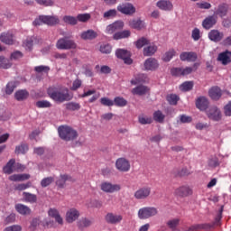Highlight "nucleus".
Returning a JSON list of instances; mask_svg holds the SVG:
<instances>
[{"label": "nucleus", "instance_id": "f257e3e1", "mask_svg": "<svg viewBox=\"0 0 231 231\" xmlns=\"http://www.w3.org/2000/svg\"><path fill=\"white\" fill-rule=\"evenodd\" d=\"M47 93L55 102H66V100H71L73 98V94L69 93L68 88L59 91L55 88H49Z\"/></svg>", "mask_w": 231, "mask_h": 231}, {"label": "nucleus", "instance_id": "f03ea898", "mask_svg": "<svg viewBox=\"0 0 231 231\" xmlns=\"http://www.w3.org/2000/svg\"><path fill=\"white\" fill-rule=\"evenodd\" d=\"M59 17L57 16L40 15L32 22V24L33 26H41L42 24H47L48 26H54V24H59Z\"/></svg>", "mask_w": 231, "mask_h": 231}, {"label": "nucleus", "instance_id": "a19ab883", "mask_svg": "<svg viewBox=\"0 0 231 231\" xmlns=\"http://www.w3.org/2000/svg\"><path fill=\"white\" fill-rule=\"evenodd\" d=\"M23 195L24 201H27L28 203H35V201H37V196L34 194L23 192Z\"/></svg>", "mask_w": 231, "mask_h": 231}, {"label": "nucleus", "instance_id": "680f3d73", "mask_svg": "<svg viewBox=\"0 0 231 231\" xmlns=\"http://www.w3.org/2000/svg\"><path fill=\"white\" fill-rule=\"evenodd\" d=\"M191 37L194 41H199V39H201V32H199V29L198 28L193 29Z\"/></svg>", "mask_w": 231, "mask_h": 231}, {"label": "nucleus", "instance_id": "2eb2a0df", "mask_svg": "<svg viewBox=\"0 0 231 231\" xmlns=\"http://www.w3.org/2000/svg\"><path fill=\"white\" fill-rule=\"evenodd\" d=\"M135 199H147L148 196H151V188L143 187L134 192Z\"/></svg>", "mask_w": 231, "mask_h": 231}, {"label": "nucleus", "instance_id": "603ef678", "mask_svg": "<svg viewBox=\"0 0 231 231\" xmlns=\"http://www.w3.org/2000/svg\"><path fill=\"white\" fill-rule=\"evenodd\" d=\"M77 22L79 21L80 23H86L91 19V15L89 14H78L77 16Z\"/></svg>", "mask_w": 231, "mask_h": 231}, {"label": "nucleus", "instance_id": "3c124183", "mask_svg": "<svg viewBox=\"0 0 231 231\" xmlns=\"http://www.w3.org/2000/svg\"><path fill=\"white\" fill-rule=\"evenodd\" d=\"M66 108L69 111H79V109H80V105L79 103L70 102L66 105Z\"/></svg>", "mask_w": 231, "mask_h": 231}, {"label": "nucleus", "instance_id": "b1692460", "mask_svg": "<svg viewBox=\"0 0 231 231\" xmlns=\"http://www.w3.org/2000/svg\"><path fill=\"white\" fill-rule=\"evenodd\" d=\"M208 95L212 100H219L221 98V95H223L221 88L218 87H213L209 89Z\"/></svg>", "mask_w": 231, "mask_h": 231}, {"label": "nucleus", "instance_id": "e433bc0d", "mask_svg": "<svg viewBox=\"0 0 231 231\" xmlns=\"http://www.w3.org/2000/svg\"><path fill=\"white\" fill-rule=\"evenodd\" d=\"M147 80V76L144 74H138L131 80V84L136 86L137 84H142Z\"/></svg>", "mask_w": 231, "mask_h": 231}, {"label": "nucleus", "instance_id": "ea45409f", "mask_svg": "<svg viewBox=\"0 0 231 231\" xmlns=\"http://www.w3.org/2000/svg\"><path fill=\"white\" fill-rule=\"evenodd\" d=\"M114 106H117V107H125V106H127V100L122 97H116L114 99Z\"/></svg>", "mask_w": 231, "mask_h": 231}, {"label": "nucleus", "instance_id": "6e6552de", "mask_svg": "<svg viewBox=\"0 0 231 231\" xmlns=\"http://www.w3.org/2000/svg\"><path fill=\"white\" fill-rule=\"evenodd\" d=\"M24 166L22 164H15V160L11 159L6 165L4 167L5 174H12L14 171H23Z\"/></svg>", "mask_w": 231, "mask_h": 231}, {"label": "nucleus", "instance_id": "de8ad7c7", "mask_svg": "<svg viewBox=\"0 0 231 231\" xmlns=\"http://www.w3.org/2000/svg\"><path fill=\"white\" fill-rule=\"evenodd\" d=\"M138 120L139 123H141L143 125H145L147 124H152V117H149L147 116H139Z\"/></svg>", "mask_w": 231, "mask_h": 231}, {"label": "nucleus", "instance_id": "774afa93", "mask_svg": "<svg viewBox=\"0 0 231 231\" xmlns=\"http://www.w3.org/2000/svg\"><path fill=\"white\" fill-rule=\"evenodd\" d=\"M224 113L226 116H231V101L224 106Z\"/></svg>", "mask_w": 231, "mask_h": 231}, {"label": "nucleus", "instance_id": "c9c22d12", "mask_svg": "<svg viewBox=\"0 0 231 231\" xmlns=\"http://www.w3.org/2000/svg\"><path fill=\"white\" fill-rule=\"evenodd\" d=\"M128 37H131V31H129V30L118 32L114 34V39L116 41H118L120 39H127Z\"/></svg>", "mask_w": 231, "mask_h": 231}, {"label": "nucleus", "instance_id": "79ce46f5", "mask_svg": "<svg viewBox=\"0 0 231 231\" xmlns=\"http://www.w3.org/2000/svg\"><path fill=\"white\" fill-rule=\"evenodd\" d=\"M194 88V82L192 81H185L180 86V91H190Z\"/></svg>", "mask_w": 231, "mask_h": 231}, {"label": "nucleus", "instance_id": "e2e57ef3", "mask_svg": "<svg viewBox=\"0 0 231 231\" xmlns=\"http://www.w3.org/2000/svg\"><path fill=\"white\" fill-rule=\"evenodd\" d=\"M36 106L39 108L51 107V103H50V101L42 100V101L36 102Z\"/></svg>", "mask_w": 231, "mask_h": 231}, {"label": "nucleus", "instance_id": "8fccbe9b", "mask_svg": "<svg viewBox=\"0 0 231 231\" xmlns=\"http://www.w3.org/2000/svg\"><path fill=\"white\" fill-rule=\"evenodd\" d=\"M116 9H110L104 13L103 17L105 19H113V17H116Z\"/></svg>", "mask_w": 231, "mask_h": 231}, {"label": "nucleus", "instance_id": "37998d69", "mask_svg": "<svg viewBox=\"0 0 231 231\" xmlns=\"http://www.w3.org/2000/svg\"><path fill=\"white\" fill-rule=\"evenodd\" d=\"M166 225L171 230H175V228L178 227V225H180V218L170 219L167 221Z\"/></svg>", "mask_w": 231, "mask_h": 231}, {"label": "nucleus", "instance_id": "f3484780", "mask_svg": "<svg viewBox=\"0 0 231 231\" xmlns=\"http://www.w3.org/2000/svg\"><path fill=\"white\" fill-rule=\"evenodd\" d=\"M156 6H158L160 10H163L164 12H171L174 8L172 2L170 0H160L157 2Z\"/></svg>", "mask_w": 231, "mask_h": 231}, {"label": "nucleus", "instance_id": "a211bd4d", "mask_svg": "<svg viewBox=\"0 0 231 231\" xmlns=\"http://www.w3.org/2000/svg\"><path fill=\"white\" fill-rule=\"evenodd\" d=\"M0 41L4 42V44H14L15 43V36L14 33L8 32H3L0 35Z\"/></svg>", "mask_w": 231, "mask_h": 231}, {"label": "nucleus", "instance_id": "20e7f679", "mask_svg": "<svg viewBox=\"0 0 231 231\" xmlns=\"http://www.w3.org/2000/svg\"><path fill=\"white\" fill-rule=\"evenodd\" d=\"M56 48H58V50H75V48H77V43H75L73 40L61 38L58 40Z\"/></svg>", "mask_w": 231, "mask_h": 231}, {"label": "nucleus", "instance_id": "a878e982", "mask_svg": "<svg viewBox=\"0 0 231 231\" xmlns=\"http://www.w3.org/2000/svg\"><path fill=\"white\" fill-rule=\"evenodd\" d=\"M129 27L134 28V30H143L145 28V22L140 19L131 20L129 22Z\"/></svg>", "mask_w": 231, "mask_h": 231}, {"label": "nucleus", "instance_id": "c756f323", "mask_svg": "<svg viewBox=\"0 0 231 231\" xmlns=\"http://www.w3.org/2000/svg\"><path fill=\"white\" fill-rule=\"evenodd\" d=\"M15 210L22 216H29L32 213V209L23 204H16Z\"/></svg>", "mask_w": 231, "mask_h": 231}, {"label": "nucleus", "instance_id": "ddd939ff", "mask_svg": "<svg viewBox=\"0 0 231 231\" xmlns=\"http://www.w3.org/2000/svg\"><path fill=\"white\" fill-rule=\"evenodd\" d=\"M143 66H144V69L146 71H156V69H158V68H160V63L154 58H148L144 61Z\"/></svg>", "mask_w": 231, "mask_h": 231}, {"label": "nucleus", "instance_id": "aec40b11", "mask_svg": "<svg viewBox=\"0 0 231 231\" xmlns=\"http://www.w3.org/2000/svg\"><path fill=\"white\" fill-rule=\"evenodd\" d=\"M79 216L80 213L76 208H70L66 213V221L68 223H73V221H77L79 219Z\"/></svg>", "mask_w": 231, "mask_h": 231}, {"label": "nucleus", "instance_id": "7c9ffc66", "mask_svg": "<svg viewBox=\"0 0 231 231\" xmlns=\"http://www.w3.org/2000/svg\"><path fill=\"white\" fill-rule=\"evenodd\" d=\"M106 220L107 221V223H111L112 225H115V224L120 223V221H122V216L113 214V213H108L106 216Z\"/></svg>", "mask_w": 231, "mask_h": 231}, {"label": "nucleus", "instance_id": "0e129e2a", "mask_svg": "<svg viewBox=\"0 0 231 231\" xmlns=\"http://www.w3.org/2000/svg\"><path fill=\"white\" fill-rule=\"evenodd\" d=\"M171 73L173 77H182V68H173Z\"/></svg>", "mask_w": 231, "mask_h": 231}, {"label": "nucleus", "instance_id": "39448f33", "mask_svg": "<svg viewBox=\"0 0 231 231\" xmlns=\"http://www.w3.org/2000/svg\"><path fill=\"white\" fill-rule=\"evenodd\" d=\"M158 214V209L152 207L142 208L138 211L139 219H149V217H152V216H156Z\"/></svg>", "mask_w": 231, "mask_h": 231}, {"label": "nucleus", "instance_id": "6ab92c4d", "mask_svg": "<svg viewBox=\"0 0 231 231\" xmlns=\"http://www.w3.org/2000/svg\"><path fill=\"white\" fill-rule=\"evenodd\" d=\"M192 194V189L189 186H180L175 189V195L180 198H187Z\"/></svg>", "mask_w": 231, "mask_h": 231}, {"label": "nucleus", "instance_id": "6e6d98bb", "mask_svg": "<svg viewBox=\"0 0 231 231\" xmlns=\"http://www.w3.org/2000/svg\"><path fill=\"white\" fill-rule=\"evenodd\" d=\"M197 6L200 8V10H210V8H212V5L208 2L197 3Z\"/></svg>", "mask_w": 231, "mask_h": 231}, {"label": "nucleus", "instance_id": "4d7b16f0", "mask_svg": "<svg viewBox=\"0 0 231 231\" xmlns=\"http://www.w3.org/2000/svg\"><path fill=\"white\" fill-rule=\"evenodd\" d=\"M63 21L67 24H72V25L77 24V18L74 16H69V15L64 16Z\"/></svg>", "mask_w": 231, "mask_h": 231}, {"label": "nucleus", "instance_id": "5fc2aeb1", "mask_svg": "<svg viewBox=\"0 0 231 231\" xmlns=\"http://www.w3.org/2000/svg\"><path fill=\"white\" fill-rule=\"evenodd\" d=\"M28 151L27 144H21L20 146H16L15 153L16 154H24Z\"/></svg>", "mask_w": 231, "mask_h": 231}, {"label": "nucleus", "instance_id": "bb28decb", "mask_svg": "<svg viewBox=\"0 0 231 231\" xmlns=\"http://www.w3.org/2000/svg\"><path fill=\"white\" fill-rule=\"evenodd\" d=\"M224 36H225V34H223V32H221L217 30H212L208 33V37H209L210 41H213V42H219V41H221V39H223Z\"/></svg>", "mask_w": 231, "mask_h": 231}, {"label": "nucleus", "instance_id": "4c0bfd02", "mask_svg": "<svg viewBox=\"0 0 231 231\" xmlns=\"http://www.w3.org/2000/svg\"><path fill=\"white\" fill-rule=\"evenodd\" d=\"M66 181H71V177L67 174L60 175V179L56 180V185H58V187H64Z\"/></svg>", "mask_w": 231, "mask_h": 231}, {"label": "nucleus", "instance_id": "72a5a7b5", "mask_svg": "<svg viewBox=\"0 0 231 231\" xmlns=\"http://www.w3.org/2000/svg\"><path fill=\"white\" fill-rule=\"evenodd\" d=\"M150 43H151V42L149 41V39H147L145 37H141L134 42V44L135 48H137V50H142V48H143V46H148V44H150Z\"/></svg>", "mask_w": 231, "mask_h": 231}, {"label": "nucleus", "instance_id": "49530a36", "mask_svg": "<svg viewBox=\"0 0 231 231\" xmlns=\"http://www.w3.org/2000/svg\"><path fill=\"white\" fill-rule=\"evenodd\" d=\"M153 120H155V122H159L160 124H162V122L165 120V115H163L162 111L158 110L153 113Z\"/></svg>", "mask_w": 231, "mask_h": 231}, {"label": "nucleus", "instance_id": "423d86ee", "mask_svg": "<svg viewBox=\"0 0 231 231\" xmlns=\"http://www.w3.org/2000/svg\"><path fill=\"white\" fill-rule=\"evenodd\" d=\"M100 189L103 192L106 194H114V192H119L122 189L120 184H113L109 181H104L100 184Z\"/></svg>", "mask_w": 231, "mask_h": 231}, {"label": "nucleus", "instance_id": "393cba45", "mask_svg": "<svg viewBox=\"0 0 231 231\" xmlns=\"http://www.w3.org/2000/svg\"><path fill=\"white\" fill-rule=\"evenodd\" d=\"M216 23H217V18L216 16H208L203 21L202 26L205 30H210Z\"/></svg>", "mask_w": 231, "mask_h": 231}, {"label": "nucleus", "instance_id": "5701e85b", "mask_svg": "<svg viewBox=\"0 0 231 231\" xmlns=\"http://www.w3.org/2000/svg\"><path fill=\"white\" fill-rule=\"evenodd\" d=\"M217 60L221 62V64H223L224 66H226V64H230L231 52L230 51L221 52L217 57Z\"/></svg>", "mask_w": 231, "mask_h": 231}, {"label": "nucleus", "instance_id": "052dcab7", "mask_svg": "<svg viewBox=\"0 0 231 231\" xmlns=\"http://www.w3.org/2000/svg\"><path fill=\"white\" fill-rule=\"evenodd\" d=\"M14 89H15V82H9L5 88L6 95H12V93H14Z\"/></svg>", "mask_w": 231, "mask_h": 231}, {"label": "nucleus", "instance_id": "473e14b6", "mask_svg": "<svg viewBox=\"0 0 231 231\" xmlns=\"http://www.w3.org/2000/svg\"><path fill=\"white\" fill-rule=\"evenodd\" d=\"M10 181H25V180H30V174L23 173V174H14L9 176Z\"/></svg>", "mask_w": 231, "mask_h": 231}, {"label": "nucleus", "instance_id": "bf43d9fd", "mask_svg": "<svg viewBox=\"0 0 231 231\" xmlns=\"http://www.w3.org/2000/svg\"><path fill=\"white\" fill-rule=\"evenodd\" d=\"M53 181H54L53 177H47V178H44L41 181V185H42V187H48V186L51 185V183H53Z\"/></svg>", "mask_w": 231, "mask_h": 231}, {"label": "nucleus", "instance_id": "09e8293b", "mask_svg": "<svg viewBox=\"0 0 231 231\" xmlns=\"http://www.w3.org/2000/svg\"><path fill=\"white\" fill-rule=\"evenodd\" d=\"M12 64L10 63V60L5 59V57H0V68L4 69H8Z\"/></svg>", "mask_w": 231, "mask_h": 231}, {"label": "nucleus", "instance_id": "1a4fd4ad", "mask_svg": "<svg viewBox=\"0 0 231 231\" xmlns=\"http://www.w3.org/2000/svg\"><path fill=\"white\" fill-rule=\"evenodd\" d=\"M206 113L209 120H213L214 122H219L221 120V110L217 106L209 107Z\"/></svg>", "mask_w": 231, "mask_h": 231}, {"label": "nucleus", "instance_id": "f8f14e48", "mask_svg": "<svg viewBox=\"0 0 231 231\" xmlns=\"http://www.w3.org/2000/svg\"><path fill=\"white\" fill-rule=\"evenodd\" d=\"M117 59H122L125 64H133V60L131 59V52L124 49H118L116 51Z\"/></svg>", "mask_w": 231, "mask_h": 231}, {"label": "nucleus", "instance_id": "dca6fc26", "mask_svg": "<svg viewBox=\"0 0 231 231\" xmlns=\"http://www.w3.org/2000/svg\"><path fill=\"white\" fill-rule=\"evenodd\" d=\"M231 11V5L228 4H220L217 9L215 11V15L219 17H226V14Z\"/></svg>", "mask_w": 231, "mask_h": 231}, {"label": "nucleus", "instance_id": "69168bd1", "mask_svg": "<svg viewBox=\"0 0 231 231\" xmlns=\"http://www.w3.org/2000/svg\"><path fill=\"white\" fill-rule=\"evenodd\" d=\"M111 45L109 44H102L100 46L99 51H101V53H111Z\"/></svg>", "mask_w": 231, "mask_h": 231}, {"label": "nucleus", "instance_id": "58836bf2", "mask_svg": "<svg viewBox=\"0 0 231 231\" xmlns=\"http://www.w3.org/2000/svg\"><path fill=\"white\" fill-rule=\"evenodd\" d=\"M29 96L28 91L26 90H18L14 94V97L16 100L21 101V100H26V97Z\"/></svg>", "mask_w": 231, "mask_h": 231}, {"label": "nucleus", "instance_id": "f704fd0d", "mask_svg": "<svg viewBox=\"0 0 231 231\" xmlns=\"http://www.w3.org/2000/svg\"><path fill=\"white\" fill-rule=\"evenodd\" d=\"M132 93L133 95H139L142 97V95H147V93H149V88L146 86H138L132 90Z\"/></svg>", "mask_w": 231, "mask_h": 231}, {"label": "nucleus", "instance_id": "13d9d810", "mask_svg": "<svg viewBox=\"0 0 231 231\" xmlns=\"http://www.w3.org/2000/svg\"><path fill=\"white\" fill-rule=\"evenodd\" d=\"M23 48L27 51H31L33 46V38H28L23 44Z\"/></svg>", "mask_w": 231, "mask_h": 231}, {"label": "nucleus", "instance_id": "a18cd8bd", "mask_svg": "<svg viewBox=\"0 0 231 231\" xmlns=\"http://www.w3.org/2000/svg\"><path fill=\"white\" fill-rule=\"evenodd\" d=\"M178 100H180V97L176 94H171L167 96V101L171 106H176L178 104Z\"/></svg>", "mask_w": 231, "mask_h": 231}, {"label": "nucleus", "instance_id": "4be33fe9", "mask_svg": "<svg viewBox=\"0 0 231 231\" xmlns=\"http://www.w3.org/2000/svg\"><path fill=\"white\" fill-rule=\"evenodd\" d=\"M122 28H124V22L116 21L114 23H111L110 25L106 26V32L107 33H115V32L122 30Z\"/></svg>", "mask_w": 231, "mask_h": 231}, {"label": "nucleus", "instance_id": "7ed1b4c3", "mask_svg": "<svg viewBox=\"0 0 231 231\" xmlns=\"http://www.w3.org/2000/svg\"><path fill=\"white\" fill-rule=\"evenodd\" d=\"M58 132L61 140L69 142V140H75V138H77V131L69 126H60Z\"/></svg>", "mask_w": 231, "mask_h": 231}, {"label": "nucleus", "instance_id": "cd10ccee", "mask_svg": "<svg viewBox=\"0 0 231 231\" xmlns=\"http://www.w3.org/2000/svg\"><path fill=\"white\" fill-rule=\"evenodd\" d=\"M196 106L200 111H205L208 107V99L205 97H200L197 99Z\"/></svg>", "mask_w": 231, "mask_h": 231}, {"label": "nucleus", "instance_id": "c85d7f7f", "mask_svg": "<svg viewBox=\"0 0 231 231\" xmlns=\"http://www.w3.org/2000/svg\"><path fill=\"white\" fill-rule=\"evenodd\" d=\"M97 36L98 33L93 30L83 32L80 35L81 39H84V41H91L93 39H97Z\"/></svg>", "mask_w": 231, "mask_h": 231}, {"label": "nucleus", "instance_id": "2f4dec72", "mask_svg": "<svg viewBox=\"0 0 231 231\" xmlns=\"http://www.w3.org/2000/svg\"><path fill=\"white\" fill-rule=\"evenodd\" d=\"M157 51L158 47L154 43H152L143 48V55L145 57H152V55H154Z\"/></svg>", "mask_w": 231, "mask_h": 231}, {"label": "nucleus", "instance_id": "338daca9", "mask_svg": "<svg viewBox=\"0 0 231 231\" xmlns=\"http://www.w3.org/2000/svg\"><path fill=\"white\" fill-rule=\"evenodd\" d=\"M23 230V226L20 225H13L5 227L4 231H21Z\"/></svg>", "mask_w": 231, "mask_h": 231}, {"label": "nucleus", "instance_id": "c03bdc74", "mask_svg": "<svg viewBox=\"0 0 231 231\" xmlns=\"http://www.w3.org/2000/svg\"><path fill=\"white\" fill-rule=\"evenodd\" d=\"M176 55V51H174L173 49L168 51L162 57V60H164V62H169L171 60L172 57H174Z\"/></svg>", "mask_w": 231, "mask_h": 231}, {"label": "nucleus", "instance_id": "9b49d317", "mask_svg": "<svg viewBox=\"0 0 231 231\" xmlns=\"http://www.w3.org/2000/svg\"><path fill=\"white\" fill-rule=\"evenodd\" d=\"M116 167L117 171H120L121 172H128L131 169V163L125 158H119L116 162Z\"/></svg>", "mask_w": 231, "mask_h": 231}, {"label": "nucleus", "instance_id": "864d4df0", "mask_svg": "<svg viewBox=\"0 0 231 231\" xmlns=\"http://www.w3.org/2000/svg\"><path fill=\"white\" fill-rule=\"evenodd\" d=\"M100 102H101L102 106H106L107 107H111V106H115V101H113V99H110L108 97H102L100 99Z\"/></svg>", "mask_w": 231, "mask_h": 231}, {"label": "nucleus", "instance_id": "9d476101", "mask_svg": "<svg viewBox=\"0 0 231 231\" xmlns=\"http://www.w3.org/2000/svg\"><path fill=\"white\" fill-rule=\"evenodd\" d=\"M37 226H43L44 228H50V226H53V221L45 218L42 222H41L39 218H34L31 223L30 228L31 230H35Z\"/></svg>", "mask_w": 231, "mask_h": 231}, {"label": "nucleus", "instance_id": "0eeeda50", "mask_svg": "<svg viewBox=\"0 0 231 231\" xmlns=\"http://www.w3.org/2000/svg\"><path fill=\"white\" fill-rule=\"evenodd\" d=\"M117 10L125 15H133L136 13V7L131 3H124L117 5Z\"/></svg>", "mask_w": 231, "mask_h": 231}, {"label": "nucleus", "instance_id": "4468645a", "mask_svg": "<svg viewBox=\"0 0 231 231\" xmlns=\"http://www.w3.org/2000/svg\"><path fill=\"white\" fill-rule=\"evenodd\" d=\"M180 59L182 62H196L198 60V53L194 51H183L180 53Z\"/></svg>", "mask_w": 231, "mask_h": 231}, {"label": "nucleus", "instance_id": "412c9836", "mask_svg": "<svg viewBox=\"0 0 231 231\" xmlns=\"http://www.w3.org/2000/svg\"><path fill=\"white\" fill-rule=\"evenodd\" d=\"M49 217H52L55 219L58 225H62L64 223V219L60 217V213L57 210V208H50L48 211Z\"/></svg>", "mask_w": 231, "mask_h": 231}]
</instances>
